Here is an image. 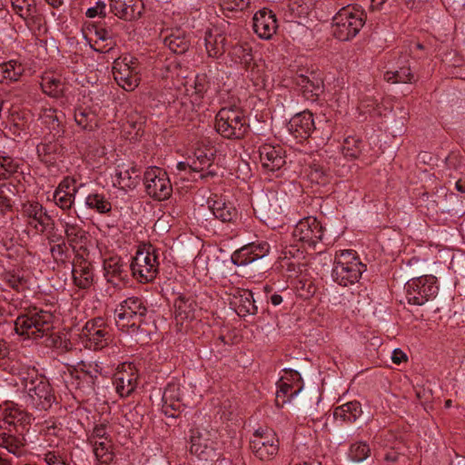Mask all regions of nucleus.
I'll list each match as a JSON object with an SVG mask.
<instances>
[{
  "instance_id": "b1692460",
  "label": "nucleus",
  "mask_w": 465,
  "mask_h": 465,
  "mask_svg": "<svg viewBox=\"0 0 465 465\" xmlns=\"http://www.w3.org/2000/svg\"><path fill=\"white\" fill-rule=\"evenodd\" d=\"M253 30L262 39H271L278 28L275 14L263 8L255 13L253 16Z\"/></svg>"
},
{
  "instance_id": "6e6552de",
  "label": "nucleus",
  "mask_w": 465,
  "mask_h": 465,
  "mask_svg": "<svg viewBox=\"0 0 465 465\" xmlns=\"http://www.w3.org/2000/svg\"><path fill=\"white\" fill-rule=\"evenodd\" d=\"M133 276L139 282H149L155 279L159 272L156 249L151 244L139 246L130 265Z\"/></svg>"
},
{
  "instance_id": "49530a36",
  "label": "nucleus",
  "mask_w": 465,
  "mask_h": 465,
  "mask_svg": "<svg viewBox=\"0 0 465 465\" xmlns=\"http://www.w3.org/2000/svg\"><path fill=\"white\" fill-rule=\"evenodd\" d=\"M306 177L312 184L325 185L330 181V175L318 163H312L306 170Z\"/></svg>"
},
{
  "instance_id": "c9c22d12",
  "label": "nucleus",
  "mask_w": 465,
  "mask_h": 465,
  "mask_svg": "<svg viewBox=\"0 0 465 465\" xmlns=\"http://www.w3.org/2000/svg\"><path fill=\"white\" fill-rule=\"evenodd\" d=\"M40 84L44 93L52 97L61 96L65 86L61 76L53 72L45 73Z\"/></svg>"
},
{
  "instance_id": "ddd939ff",
  "label": "nucleus",
  "mask_w": 465,
  "mask_h": 465,
  "mask_svg": "<svg viewBox=\"0 0 465 465\" xmlns=\"http://www.w3.org/2000/svg\"><path fill=\"white\" fill-rule=\"evenodd\" d=\"M80 337L86 348L94 351L102 350L111 341L110 328L104 319L95 318L85 323Z\"/></svg>"
},
{
  "instance_id": "c756f323",
  "label": "nucleus",
  "mask_w": 465,
  "mask_h": 465,
  "mask_svg": "<svg viewBox=\"0 0 465 465\" xmlns=\"http://www.w3.org/2000/svg\"><path fill=\"white\" fill-rule=\"evenodd\" d=\"M208 203L215 218L223 223H233L238 217V211L230 201L215 196Z\"/></svg>"
},
{
  "instance_id": "37998d69",
  "label": "nucleus",
  "mask_w": 465,
  "mask_h": 465,
  "mask_svg": "<svg viewBox=\"0 0 465 465\" xmlns=\"http://www.w3.org/2000/svg\"><path fill=\"white\" fill-rule=\"evenodd\" d=\"M231 59L248 68L252 62V48L247 44H237L229 51Z\"/></svg>"
},
{
  "instance_id": "603ef678",
  "label": "nucleus",
  "mask_w": 465,
  "mask_h": 465,
  "mask_svg": "<svg viewBox=\"0 0 465 465\" xmlns=\"http://www.w3.org/2000/svg\"><path fill=\"white\" fill-rule=\"evenodd\" d=\"M5 283L16 292H23L27 288V281L14 271L5 272L3 274Z\"/></svg>"
},
{
  "instance_id": "680f3d73",
  "label": "nucleus",
  "mask_w": 465,
  "mask_h": 465,
  "mask_svg": "<svg viewBox=\"0 0 465 465\" xmlns=\"http://www.w3.org/2000/svg\"><path fill=\"white\" fill-rule=\"evenodd\" d=\"M109 439L107 428L104 424L96 425L89 438L90 441Z\"/></svg>"
},
{
  "instance_id": "7c9ffc66",
  "label": "nucleus",
  "mask_w": 465,
  "mask_h": 465,
  "mask_svg": "<svg viewBox=\"0 0 465 465\" xmlns=\"http://www.w3.org/2000/svg\"><path fill=\"white\" fill-rule=\"evenodd\" d=\"M2 416L4 424L15 428H24L31 422V415L13 402L4 405Z\"/></svg>"
},
{
  "instance_id": "4c0bfd02",
  "label": "nucleus",
  "mask_w": 465,
  "mask_h": 465,
  "mask_svg": "<svg viewBox=\"0 0 465 465\" xmlns=\"http://www.w3.org/2000/svg\"><path fill=\"white\" fill-rule=\"evenodd\" d=\"M72 273L74 282L79 288L86 289L91 286L94 273L90 263L84 261L79 264H74Z\"/></svg>"
},
{
  "instance_id": "9d476101",
  "label": "nucleus",
  "mask_w": 465,
  "mask_h": 465,
  "mask_svg": "<svg viewBox=\"0 0 465 465\" xmlns=\"http://www.w3.org/2000/svg\"><path fill=\"white\" fill-rule=\"evenodd\" d=\"M113 74L116 83L125 91H134L140 83V66L138 59L125 55L114 62Z\"/></svg>"
},
{
  "instance_id": "a18cd8bd",
  "label": "nucleus",
  "mask_w": 465,
  "mask_h": 465,
  "mask_svg": "<svg viewBox=\"0 0 465 465\" xmlns=\"http://www.w3.org/2000/svg\"><path fill=\"white\" fill-rule=\"evenodd\" d=\"M30 0H11L14 10L24 19L37 18L39 23L42 21V16L36 14L35 5L29 3Z\"/></svg>"
},
{
  "instance_id": "a211bd4d",
  "label": "nucleus",
  "mask_w": 465,
  "mask_h": 465,
  "mask_svg": "<svg viewBox=\"0 0 465 465\" xmlns=\"http://www.w3.org/2000/svg\"><path fill=\"white\" fill-rule=\"evenodd\" d=\"M138 377V371L134 364L131 362L122 363L118 366L113 378L115 391L121 397L130 396L137 387Z\"/></svg>"
},
{
  "instance_id": "4be33fe9",
  "label": "nucleus",
  "mask_w": 465,
  "mask_h": 465,
  "mask_svg": "<svg viewBox=\"0 0 465 465\" xmlns=\"http://www.w3.org/2000/svg\"><path fill=\"white\" fill-rule=\"evenodd\" d=\"M262 167L268 173L281 170L286 161L282 148L269 143L262 144L259 148Z\"/></svg>"
},
{
  "instance_id": "c85d7f7f",
  "label": "nucleus",
  "mask_w": 465,
  "mask_h": 465,
  "mask_svg": "<svg viewBox=\"0 0 465 465\" xmlns=\"http://www.w3.org/2000/svg\"><path fill=\"white\" fill-rule=\"evenodd\" d=\"M64 229L65 242L72 247L82 249L86 242L88 233L75 220L59 219Z\"/></svg>"
},
{
  "instance_id": "9b49d317",
  "label": "nucleus",
  "mask_w": 465,
  "mask_h": 465,
  "mask_svg": "<svg viewBox=\"0 0 465 465\" xmlns=\"http://www.w3.org/2000/svg\"><path fill=\"white\" fill-rule=\"evenodd\" d=\"M250 449L260 460H272L279 451V439L272 430L260 428L250 440Z\"/></svg>"
},
{
  "instance_id": "052dcab7",
  "label": "nucleus",
  "mask_w": 465,
  "mask_h": 465,
  "mask_svg": "<svg viewBox=\"0 0 465 465\" xmlns=\"http://www.w3.org/2000/svg\"><path fill=\"white\" fill-rule=\"evenodd\" d=\"M85 15L89 18H94L95 16L104 17L106 15V4L104 2L98 1L94 6L86 10Z\"/></svg>"
},
{
  "instance_id": "6e6d98bb",
  "label": "nucleus",
  "mask_w": 465,
  "mask_h": 465,
  "mask_svg": "<svg viewBox=\"0 0 465 465\" xmlns=\"http://www.w3.org/2000/svg\"><path fill=\"white\" fill-rule=\"evenodd\" d=\"M53 200L61 209L69 210L74 203V194H73V193H64L61 190H55L53 194Z\"/></svg>"
},
{
  "instance_id": "864d4df0",
  "label": "nucleus",
  "mask_w": 465,
  "mask_h": 465,
  "mask_svg": "<svg viewBox=\"0 0 465 465\" xmlns=\"http://www.w3.org/2000/svg\"><path fill=\"white\" fill-rule=\"evenodd\" d=\"M15 187L9 183H0V208L3 213L12 209V196Z\"/></svg>"
},
{
  "instance_id": "e2e57ef3",
  "label": "nucleus",
  "mask_w": 465,
  "mask_h": 465,
  "mask_svg": "<svg viewBox=\"0 0 465 465\" xmlns=\"http://www.w3.org/2000/svg\"><path fill=\"white\" fill-rule=\"evenodd\" d=\"M74 180L70 178L64 179L58 185V187L55 190H61L64 193H73V194H75L77 192L75 186H74Z\"/></svg>"
},
{
  "instance_id": "2eb2a0df",
  "label": "nucleus",
  "mask_w": 465,
  "mask_h": 465,
  "mask_svg": "<svg viewBox=\"0 0 465 465\" xmlns=\"http://www.w3.org/2000/svg\"><path fill=\"white\" fill-rule=\"evenodd\" d=\"M217 150L209 140H202L196 143L193 155L191 157L190 170L196 173L207 171L201 174L202 178L213 177L216 171L211 169L216 156Z\"/></svg>"
},
{
  "instance_id": "0eeeda50",
  "label": "nucleus",
  "mask_w": 465,
  "mask_h": 465,
  "mask_svg": "<svg viewBox=\"0 0 465 465\" xmlns=\"http://www.w3.org/2000/svg\"><path fill=\"white\" fill-rule=\"evenodd\" d=\"M217 431L210 425H199L191 430V453L199 460L214 462L221 457L217 451Z\"/></svg>"
},
{
  "instance_id": "1a4fd4ad",
  "label": "nucleus",
  "mask_w": 465,
  "mask_h": 465,
  "mask_svg": "<svg viewBox=\"0 0 465 465\" xmlns=\"http://www.w3.org/2000/svg\"><path fill=\"white\" fill-rule=\"evenodd\" d=\"M405 290L408 302L420 306L436 297L439 287L436 277L424 275L408 281Z\"/></svg>"
},
{
  "instance_id": "3c124183",
  "label": "nucleus",
  "mask_w": 465,
  "mask_h": 465,
  "mask_svg": "<svg viewBox=\"0 0 465 465\" xmlns=\"http://www.w3.org/2000/svg\"><path fill=\"white\" fill-rule=\"evenodd\" d=\"M19 160L9 155L0 154V178L7 179L17 172Z\"/></svg>"
},
{
  "instance_id": "8fccbe9b",
  "label": "nucleus",
  "mask_w": 465,
  "mask_h": 465,
  "mask_svg": "<svg viewBox=\"0 0 465 465\" xmlns=\"http://www.w3.org/2000/svg\"><path fill=\"white\" fill-rule=\"evenodd\" d=\"M361 140L356 137L349 136L345 138L342 145L344 157L349 160L358 158L361 152Z\"/></svg>"
},
{
  "instance_id": "dca6fc26",
  "label": "nucleus",
  "mask_w": 465,
  "mask_h": 465,
  "mask_svg": "<svg viewBox=\"0 0 465 465\" xmlns=\"http://www.w3.org/2000/svg\"><path fill=\"white\" fill-rule=\"evenodd\" d=\"M185 387L176 381L165 386L162 396V411L168 417H177L189 402L184 397Z\"/></svg>"
},
{
  "instance_id": "423d86ee",
  "label": "nucleus",
  "mask_w": 465,
  "mask_h": 465,
  "mask_svg": "<svg viewBox=\"0 0 465 465\" xmlns=\"http://www.w3.org/2000/svg\"><path fill=\"white\" fill-rule=\"evenodd\" d=\"M249 125L243 112L235 106L222 108L215 117V129L227 139H242Z\"/></svg>"
},
{
  "instance_id": "2f4dec72",
  "label": "nucleus",
  "mask_w": 465,
  "mask_h": 465,
  "mask_svg": "<svg viewBox=\"0 0 465 465\" xmlns=\"http://www.w3.org/2000/svg\"><path fill=\"white\" fill-rule=\"evenodd\" d=\"M230 303L240 317L253 315L258 311L254 304L252 292L248 290L237 291Z\"/></svg>"
},
{
  "instance_id": "338daca9",
  "label": "nucleus",
  "mask_w": 465,
  "mask_h": 465,
  "mask_svg": "<svg viewBox=\"0 0 465 465\" xmlns=\"http://www.w3.org/2000/svg\"><path fill=\"white\" fill-rule=\"evenodd\" d=\"M391 361L395 364H401L407 361V355L400 349H395L392 351Z\"/></svg>"
},
{
  "instance_id": "4d7b16f0",
  "label": "nucleus",
  "mask_w": 465,
  "mask_h": 465,
  "mask_svg": "<svg viewBox=\"0 0 465 465\" xmlns=\"http://www.w3.org/2000/svg\"><path fill=\"white\" fill-rule=\"evenodd\" d=\"M69 247L70 245L65 241L52 245L50 252L53 258L56 262H64L68 258Z\"/></svg>"
},
{
  "instance_id": "5fc2aeb1",
  "label": "nucleus",
  "mask_w": 465,
  "mask_h": 465,
  "mask_svg": "<svg viewBox=\"0 0 465 465\" xmlns=\"http://www.w3.org/2000/svg\"><path fill=\"white\" fill-rule=\"evenodd\" d=\"M371 453L369 445L365 442L359 441L352 444L350 448V456L352 460L360 462L366 460Z\"/></svg>"
},
{
  "instance_id": "13d9d810",
  "label": "nucleus",
  "mask_w": 465,
  "mask_h": 465,
  "mask_svg": "<svg viewBox=\"0 0 465 465\" xmlns=\"http://www.w3.org/2000/svg\"><path fill=\"white\" fill-rule=\"evenodd\" d=\"M249 4L250 0H222L221 6L223 10L242 11Z\"/></svg>"
},
{
  "instance_id": "79ce46f5",
  "label": "nucleus",
  "mask_w": 465,
  "mask_h": 465,
  "mask_svg": "<svg viewBox=\"0 0 465 465\" xmlns=\"http://www.w3.org/2000/svg\"><path fill=\"white\" fill-rule=\"evenodd\" d=\"M87 208L97 212L100 214L109 213L112 210V203L108 198L100 193H91L85 198Z\"/></svg>"
},
{
  "instance_id": "f257e3e1",
  "label": "nucleus",
  "mask_w": 465,
  "mask_h": 465,
  "mask_svg": "<svg viewBox=\"0 0 465 465\" xmlns=\"http://www.w3.org/2000/svg\"><path fill=\"white\" fill-rule=\"evenodd\" d=\"M53 329V313L37 307L28 309L15 321V332L25 339H42L50 335Z\"/></svg>"
},
{
  "instance_id": "bf43d9fd",
  "label": "nucleus",
  "mask_w": 465,
  "mask_h": 465,
  "mask_svg": "<svg viewBox=\"0 0 465 465\" xmlns=\"http://www.w3.org/2000/svg\"><path fill=\"white\" fill-rule=\"evenodd\" d=\"M43 459L47 465H68L66 460L55 451L45 452Z\"/></svg>"
},
{
  "instance_id": "4468645a",
  "label": "nucleus",
  "mask_w": 465,
  "mask_h": 465,
  "mask_svg": "<svg viewBox=\"0 0 465 465\" xmlns=\"http://www.w3.org/2000/svg\"><path fill=\"white\" fill-rule=\"evenodd\" d=\"M143 183L148 195L155 200L163 201L172 194L173 187L170 179L167 173L158 167H149L145 171Z\"/></svg>"
},
{
  "instance_id": "ea45409f",
  "label": "nucleus",
  "mask_w": 465,
  "mask_h": 465,
  "mask_svg": "<svg viewBox=\"0 0 465 465\" xmlns=\"http://www.w3.org/2000/svg\"><path fill=\"white\" fill-rule=\"evenodd\" d=\"M96 39L94 41L92 47L94 51L99 53H107L114 45L113 40L114 33L110 29L104 27H96L94 29Z\"/></svg>"
},
{
  "instance_id": "a19ab883",
  "label": "nucleus",
  "mask_w": 465,
  "mask_h": 465,
  "mask_svg": "<svg viewBox=\"0 0 465 465\" xmlns=\"http://www.w3.org/2000/svg\"><path fill=\"white\" fill-rule=\"evenodd\" d=\"M295 83L304 93H310L312 95L318 96L322 89V81L317 78L313 73H311L310 75L297 74Z\"/></svg>"
},
{
  "instance_id": "f704fd0d",
  "label": "nucleus",
  "mask_w": 465,
  "mask_h": 465,
  "mask_svg": "<svg viewBox=\"0 0 465 465\" xmlns=\"http://www.w3.org/2000/svg\"><path fill=\"white\" fill-rule=\"evenodd\" d=\"M25 70V65L17 60L0 63V83L9 84L19 81Z\"/></svg>"
},
{
  "instance_id": "69168bd1",
  "label": "nucleus",
  "mask_w": 465,
  "mask_h": 465,
  "mask_svg": "<svg viewBox=\"0 0 465 465\" xmlns=\"http://www.w3.org/2000/svg\"><path fill=\"white\" fill-rule=\"evenodd\" d=\"M461 163L460 155L451 153L446 158V164L449 168L459 169Z\"/></svg>"
},
{
  "instance_id": "f03ea898",
  "label": "nucleus",
  "mask_w": 465,
  "mask_h": 465,
  "mask_svg": "<svg viewBox=\"0 0 465 465\" xmlns=\"http://www.w3.org/2000/svg\"><path fill=\"white\" fill-rule=\"evenodd\" d=\"M147 307L139 297H128L114 310L115 323L119 330L129 334L139 331L144 322Z\"/></svg>"
},
{
  "instance_id": "774afa93",
  "label": "nucleus",
  "mask_w": 465,
  "mask_h": 465,
  "mask_svg": "<svg viewBox=\"0 0 465 465\" xmlns=\"http://www.w3.org/2000/svg\"><path fill=\"white\" fill-rule=\"evenodd\" d=\"M56 144L53 143H40L37 145V152L39 154L45 153L48 154L51 153L53 151L55 150Z\"/></svg>"
},
{
  "instance_id": "aec40b11",
  "label": "nucleus",
  "mask_w": 465,
  "mask_h": 465,
  "mask_svg": "<svg viewBox=\"0 0 465 465\" xmlns=\"http://www.w3.org/2000/svg\"><path fill=\"white\" fill-rule=\"evenodd\" d=\"M174 320L179 331H183L197 317L198 306L195 301L189 296L180 294L173 302Z\"/></svg>"
},
{
  "instance_id": "cd10ccee",
  "label": "nucleus",
  "mask_w": 465,
  "mask_h": 465,
  "mask_svg": "<svg viewBox=\"0 0 465 465\" xmlns=\"http://www.w3.org/2000/svg\"><path fill=\"white\" fill-rule=\"evenodd\" d=\"M205 49L210 57H220L225 52L226 35L217 25L208 28L204 34Z\"/></svg>"
},
{
  "instance_id": "412c9836",
  "label": "nucleus",
  "mask_w": 465,
  "mask_h": 465,
  "mask_svg": "<svg viewBox=\"0 0 465 465\" xmlns=\"http://www.w3.org/2000/svg\"><path fill=\"white\" fill-rule=\"evenodd\" d=\"M269 249L266 242L246 244L232 253V262L237 266L247 265L266 256Z\"/></svg>"
},
{
  "instance_id": "72a5a7b5",
  "label": "nucleus",
  "mask_w": 465,
  "mask_h": 465,
  "mask_svg": "<svg viewBox=\"0 0 465 465\" xmlns=\"http://www.w3.org/2000/svg\"><path fill=\"white\" fill-rule=\"evenodd\" d=\"M74 117L76 124L83 130L91 132L99 126L100 118L94 107L78 106L74 110Z\"/></svg>"
},
{
  "instance_id": "bb28decb",
  "label": "nucleus",
  "mask_w": 465,
  "mask_h": 465,
  "mask_svg": "<svg viewBox=\"0 0 465 465\" xmlns=\"http://www.w3.org/2000/svg\"><path fill=\"white\" fill-rule=\"evenodd\" d=\"M97 367V364L93 366L91 364L86 365L84 362H81L78 365V368L70 371L71 377L77 381V388L84 391H94V384L99 374Z\"/></svg>"
},
{
  "instance_id": "de8ad7c7",
  "label": "nucleus",
  "mask_w": 465,
  "mask_h": 465,
  "mask_svg": "<svg viewBox=\"0 0 465 465\" xmlns=\"http://www.w3.org/2000/svg\"><path fill=\"white\" fill-rule=\"evenodd\" d=\"M94 448L95 457L103 462L111 460V448L112 442L110 439L98 440L90 441Z\"/></svg>"
},
{
  "instance_id": "393cba45",
  "label": "nucleus",
  "mask_w": 465,
  "mask_h": 465,
  "mask_svg": "<svg viewBox=\"0 0 465 465\" xmlns=\"http://www.w3.org/2000/svg\"><path fill=\"white\" fill-rule=\"evenodd\" d=\"M314 119L312 114L309 111L293 115L288 124L289 132L295 137L300 139L308 138L313 132Z\"/></svg>"
},
{
  "instance_id": "7ed1b4c3",
  "label": "nucleus",
  "mask_w": 465,
  "mask_h": 465,
  "mask_svg": "<svg viewBox=\"0 0 465 465\" xmlns=\"http://www.w3.org/2000/svg\"><path fill=\"white\" fill-rule=\"evenodd\" d=\"M365 265L352 250H341L336 252L331 276L335 282L347 287L359 282Z\"/></svg>"
},
{
  "instance_id": "0e129e2a",
  "label": "nucleus",
  "mask_w": 465,
  "mask_h": 465,
  "mask_svg": "<svg viewBox=\"0 0 465 465\" xmlns=\"http://www.w3.org/2000/svg\"><path fill=\"white\" fill-rule=\"evenodd\" d=\"M404 5L407 8L410 10H413L415 12H420L425 4L428 2V0H403Z\"/></svg>"
},
{
  "instance_id": "c03bdc74",
  "label": "nucleus",
  "mask_w": 465,
  "mask_h": 465,
  "mask_svg": "<svg viewBox=\"0 0 465 465\" xmlns=\"http://www.w3.org/2000/svg\"><path fill=\"white\" fill-rule=\"evenodd\" d=\"M164 45L173 53L184 54L189 48L190 42L183 32L176 31L164 38Z\"/></svg>"
},
{
  "instance_id": "f3484780",
  "label": "nucleus",
  "mask_w": 465,
  "mask_h": 465,
  "mask_svg": "<svg viewBox=\"0 0 465 465\" xmlns=\"http://www.w3.org/2000/svg\"><path fill=\"white\" fill-rule=\"evenodd\" d=\"M292 236L297 242L308 246H315L319 242L323 241L324 227L317 218L308 216L297 223Z\"/></svg>"
},
{
  "instance_id": "6ab92c4d",
  "label": "nucleus",
  "mask_w": 465,
  "mask_h": 465,
  "mask_svg": "<svg viewBox=\"0 0 465 465\" xmlns=\"http://www.w3.org/2000/svg\"><path fill=\"white\" fill-rule=\"evenodd\" d=\"M277 385L275 403L280 408L283 407L302 390V378L296 371L286 372V375L280 379Z\"/></svg>"
},
{
  "instance_id": "f8f14e48",
  "label": "nucleus",
  "mask_w": 465,
  "mask_h": 465,
  "mask_svg": "<svg viewBox=\"0 0 465 465\" xmlns=\"http://www.w3.org/2000/svg\"><path fill=\"white\" fill-rule=\"evenodd\" d=\"M19 213L25 220L28 228L37 234H44L50 225L54 226V220L46 209L36 201H26L21 204Z\"/></svg>"
},
{
  "instance_id": "a878e982",
  "label": "nucleus",
  "mask_w": 465,
  "mask_h": 465,
  "mask_svg": "<svg viewBox=\"0 0 465 465\" xmlns=\"http://www.w3.org/2000/svg\"><path fill=\"white\" fill-rule=\"evenodd\" d=\"M104 270L107 282L114 287H120L124 284L127 272L121 257L112 255L105 258L104 260Z\"/></svg>"
},
{
  "instance_id": "e433bc0d",
  "label": "nucleus",
  "mask_w": 465,
  "mask_h": 465,
  "mask_svg": "<svg viewBox=\"0 0 465 465\" xmlns=\"http://www.w3.org/2000/svg\"><path fill=\"white\" fill-rule=\"evenodd\" d=\"M362 413L361 407L358 401H350L337 407L333 416L336 420L345 422H354Z\"/></svg>"
},
{
  "instance_id": "473e14b6",
  "label": "nucleus",
  "mask_w": 465,
  "mask_h": 465,
  "mask_svg": "<svg viewBox=\"0 0 465 465\" xmlns=\"http://www.w3.org/2000/svg\"><path fill=\"white\" fill-rule=\"evenodd\" d=\"M140 170L134 164H121L115 172L116 183L124 189H133L140 182Z\"/></svg>"
},
{
  "instance_id": "20e7f679",
  "label": "nucleus",
  "mask_w": 465,
  "mask_h": 465,
  "mask_svg": "<svg viewBox=\"0 0 465 465\" xmlns=\"http://www.w3.org/2000/svg\"><path fill=\"white\" fill-rule=\"evenodd\" d=\"M21 385L26 393V402L33 408L47 411L54 401L52 388L47 381L33 371L21 378Z\"/></svg>"
},
{
  "instance_id": "58836bf2",
  "label": "nucleus",
  "mask_w": 465,
  "mask_h": 465,
  "mask_svg": "<svg viewBox=\"0 0 465 465\" xmlns=\"http://www.w3.org/2000/svg\"><path fill=\"white\" fill-rule=\"evenodd\" d=\"M25 445V439L21 436H15L9 432L0 433V447L16 457L22 456Z\"/></svg>"
},
{
  "instance_id": "09e8293b",
  "label": "nucleus",
  "mask_w": 465,
  "mask_h": 465,
  "mask_svg": "<svg viewBox=\"0 0 465 465\" xmlns=\"http://www.w3.org/2000/svg\"><path fill=\"white\" fill-rule=\"evenodd\" d=\"M384 79L387 82L392 83V84H407V83H412L414 80V75L411 72L410 67H401L397 71L394 72H386L384 74Z\"/></svg>"
},
{
  "instance_id": "39448f33",
  "label": "nucleus",
  "mask_w": 465,
  "mask_h": 465,
  "mask_svg": "<svg viewBox=\"0 0 465 465\" xmlns=\"http://www.w3.org/2000/svg\"><path fill=\"white\" fill-rule=\"evenodd\" d=\"M365 24L363 11L347 5L341 8L332 18V35L341 41H349L355 37Z\"/></svg>"
},
{
  "instance_id": "5701e85b",
  "label": "nucleus",
  "mask_w": 465,
  "mask_h": 465,
  "mask_svg": "<svg viewBox=\"0 0 465 465\" xmlns=\"http://www.w3.org/2000/svg\"><path fill=\"white\" fill-rule=\"evenodd\" d=\"M111 12L124 21H134L141 17L143 11L142 0H110Z\"/></svg>"
}]
</instances>
